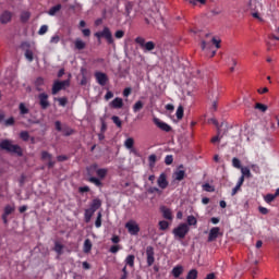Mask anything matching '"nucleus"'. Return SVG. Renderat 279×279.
Instances as JSON below:
<instances>
[{
  "instance_id": "1",
  "label": "nucleus",
  "mask_w": 279,
  "mask_h": 279,
  "mask_svg": "<svg viewBox=\"0 0 279 279\" xmlns=\"http://www.w3.org/2000/svg\"><path fill=\"white\" fill-rule=\"evenodd\" d=\"M87 171V175H89L90 178L88 179V182H90L92 184H95V186L101 187L104 186V183H101V180H104L106 178V175H108V169L106 168H99V165L97 163H92L89 167H87L86 169ZM98 175L97 177H93V175Z\"/></svg>"
},
{
  "instance_id": "2",
  "label": "nucleus",
  "mask_w": 279,
  "mask_h": 279,
  "mask_svg": "<svg viewBox=\"0 0 279 279\" xmlns=\"http://www.w3.org/2000/svg\"><path fill=\"white\" fill-rule=\"evenodd\" d=\"M0 149L19 157L23 156V148L19 144H12V140H2L0 142Z\"/></svg>"
},
{
  "instance_id": "3",
  "label": "nucleus",
  "mask_w": 279,
  "mask_h": 279,
  "mask_svg": "<svg viewBox=\"0 0 279 279\" xmlns=\"http://www.w3.org/2000/svg\"><path fill=\"white\" fill-rule=\"evenodd\" d=\"M135 44L140 46L144 53H147V51H154V49H156V43L145 41V38L141 36L135 38Z\"/></svg>"
},
{
  "instance_id": "4",
  "label": "nucleus",
  "mask_w": 279,
  "mask_h": 279,
  "mask_svg": "<svg viewBox=\"0 0 279 279\" xmlns=\"http://www.w3.org/2000/svg\"><path fill=\"white\" fill-rule=\"evenodd\" d=\"M191 231V228L186 223H180L177 228L172 230V234L174 235V239H185L189 232Z\"/></svg>"
},
{
  "instance_id": "5",
  "label": "nucleus",
  "mask_w": 279,
  "mask_h": 279,
  "mask_svg": "<svg viewBox=\"0 0 279 279\" xmlns=\"http://www.w3.org/2000/svg\"><path fill=\"white\" fill-rule=\"evenodd\" d=\"M207 97L208 99H210V101H213V109L217 110V100L219 99V87L215 85V83H211L209 85Z\"/></svg>"
},
{
  "instance_id": "6",
  "label": "nucleus",
  "mask_w": 279,
  "mask_h": 279,
  "mask_svg": "<svg viewBox=\"0 0 279 279\" xmlns=\"http://www.w3.org/2000/svg\"><path fill=\"white\" fill-rule=\"evenodd\" d=\"M98 40H101V38H105L108 43V45H114V38L112 37V32H110V28L108 26L104 27L101 32H97L94 34Z\"/></svg>"
},
{
  "instance_id": "7",
  "label": "nucleus",
  "mask_w": 279,
  "mask_h": 279,
  "mask_svg": "<svg viewBox=\"0 0 279 279\" xmlns=\"http://www.w3.org/2000/svg\"><path fill=\"white\" fill-rule=\"evenodd\" d=\"M201 47H202L203 51H207V56L209 58H215V56H217V49H215V47H213V43L203 40L201 44Z\"/></svg>"
},
{
  "instance_id": "8",
  "label": "nucleus",
  "mask_w": 279,
  "mask_h": 279,
  "mask_svg": "<svg viewBox=\"0 0 279 279\" xmlns=\"http://www.w3.org/2000/svg\"><path fill=\"white\" fill-rule=\"evenodd\" d=\"M65 86H71V81H56L52 85V95H58L59 90H63Z\"/></svg>"
},
{
  "instance_id": "9",
  "label": "nucleus",
  "mask_w": 279,
  "mask_h": 279,
  "mask_svg": "<svg viewBox=\"0 0 279 279\" xmlns=\"http://www.w3.org/2000/svg\"><path fill=\"white\" fill-rule=\"evenodd\" d=\"M125 228L129 233H131L133 236H136L141 232V227L135 221H129L125 223Z\"/></svg>"
},
{
  "instance_id": "10",
  "label": "nucleus",
  "mask_w": 279,
  "mask_h": 279,
  "mask_svg": "<svg viewBox=\"0 0 279 279\" xmlns=\"http://www.w3.org/2000/svg\"><path fill=\"white\" fill-rule=\"evenodd\" d=\"M39 106L41 110H47L51 104L49 102V95L47 93H41L38 95Z\"/></svg>"
},
{
  "instance_id": "11",
  "label": "nucleus",
  "mask_w": 279,
  "mask_h": 279,
  "mask_svg": "<svg viewBox=\"0 0 279 279\" xmlns=\"http://www.w3.org/2000/svg\"><path fill=\"white\" fill-rule=\"evenodd\" d=\"M95 77H96V82L97 84H99V86H106L108 84V74L104 73V72H95Z\"/></svg>"
},
{
  "instance_id": "12",
  "label": "nucleus",
  "mask_w": 279,
  "mask_h": 279,
  "mask_svg": "<svg viewBox=\"0 0 279 279\" xmlns=\"http://www.w3.org/2000/svg\"><path fill=\"white\" fill-rule=\"evenodd\" d=\"M153 123L159 128V130H162V132H170L171 125L167 124L166 122L160 121L158 118L153 119Z\"/></svg>"
},
{
  "instance_id": "13",
  "label": "nucleus",
  "mask_w": 279,
  "mask_h": 279,
  "mask_svg": "<svg viewBox=\"0 0 279 279\" xmlns=\"http://www.w3.org/2000/svg\"><path fill=\"white\" fill-rule=\"evenodd\" d=\"M12 16H14V14L8 10L3 11L0 15V23L2 25H8V23H10V21H12Z\"/></svg>"
},
{
  "instance_id": "14",
  "label": "nucleus",
  "mask_w": 279,
  "mask_h": 279,
  "mask_svg": "<svg viewBox=\"0 0 279 279\" xmlns=\"http://www.w3.org/2000/svg\"><path fill=\"white\" fill-rule=\"evenodd\" d=\"M154 246H147L146 247V256H147V265L148 267H151L154 263L156 262V258L154 257Z\"/></svg>"
},
{
  "instance_id": "15",
  "label": "nucleus",
  "mask_w": 279,
  "mask_h": 279,
  "mask_svg": "<svg viewBox=\"0 0 279 279\" xmlns=\"http://www.w3.org/2000/svg\"><path fill=\"white\" fill-rule=\"evenodd\" d=\"M160 213L162 214L163 219H167L168 221H173V211L167 206L160 207Z\"/></svg>"
},
{
  "instance_id": "16",
  "label": "nucleus",
  "mask_w": 279,
  "mask_h": 279,
  "mask_svg": "<svg viewBox=\"0 0 279 279\" xmlns=\"http://www.w3.org/2000/svg\"><path fill=\"white\" fill-rule=\"evenodd\" d=\"M221 229H219V227H213L209 231L208 234V243H213V241H217V239L219 238V232Z\"/></svg>"
},
{
  "instance_id": "17",
  "label": "nucleus",
  "mask_w": 279,
  "mask_h": 279,
  "mask_svg": "<svg viewBox=\"0 0 279 279\" xmlns=\"http://www.w3.org/2000/svg\"><path fill=\"white\" fill-rule=\"evenodd\" d=\"M157 184L159 189H167V186H169V181H167V174L161 173L157 180Z\"/></svg>"
},
{
  "instance_id": "18",
  "label": "nucleus",
  "mask_w": 279,
  "mask_h": 279,
  "mask_svg": "<svg viewBox=\"0 0 279 279\" xmlns=\"http://www.w3.org/2000/svg\"><path fill=\"white\" fill-rule=\"evenodd\" d=\"M89 208L94 211L97 213L101 208V199L99 198H94L89 205Z\"/></svg>"
},
{
  "instance_id": "19",
  "label": "nucleus",
  "mask_w": 279,
  "mask_h": 279,
  "mask_svg": "<svg viewBox=\"0 0 279 279\" xmlns=\"http://www.w3.org/2000/svg\"><path fill=\"white\" fill-rule=\"evenodd\" d=\"M171 274H172L173 278H180V276H182V274H184V267L182 265H178V266L173 267Z\"/></svg>"
},
{
  "instance_id": "20",
  "label": "nucleus",
  "mask_w": 279,
  "mask_h": 279,
  "mask_svg": "<svg viewBox=\"0 0 279 279\" xmlns=\"http://www.w3.org/2000/svg\"><path fill=\"white\" fill-rule=\"evenodd\" d=\"M110 106L114 108L116 110H120V108H123V98H114L111 102Z\"/></svg>"
},
{
  "instance_id": "21",
  "label": "nucleus",
  "mask_w": 279,
  "mask_h": 279,
  "mask_svg": "<svg viewBox=\"0 0 279 279\" xmlns=\"http://www.w3.org/2000/svg\"><path fill=\"white\" fill-rule=\"evenodd\" d=\"M92 250H93V242L90 241V239H86L83 244L84 254H90Z\"/></svg>"
},
{
  "instance_id": "22",
  "label": "nucleus",
  "mask_w": 279,
  "mask_h": 279,
  "mask_svg": "<svg viewBox=\"0 0 279 279\" xmlns=\"http://www.w3.org/2000/svg\"><path fill=\"white\" fill-rule=\"evenodd\" d=\"M93 215H95L94 209H90V207L85 209V213H84L85 223H90V220L93 219Z\"/></svg>"
},
{
  "instance_id": "23",
  "label": "nucleus",
  "mask_w": 279,
  "mask_h": 279,
  "mask_svg": "<svg viewBox=\"0 0 279 279\" xmlns=\"http://www.w3.org/2000/svg\"><path fill=\"white\" fill-rule=\"evenodd\" d=\"M43 86H45V78L39 76L35 81L36 90H38V93H43Z\"/></svg>"
},
{
  "instance_id": "24",
  "label": "nucleus",
  "mask_w": 279,
  "mask_h": 279,
  "mask_svg": "<svg viewBox=\"0 0 279 279\" xmlns=\"http://www.w3.org/2000/svg\"><path fill=\"white\" fill-rule=\"evenodd\" d=\"M74 47L77 51H82L83 49H86V44L81 38H76L74 41Z\"/></svg>"
},
{
  "instance_id": "25",
  "label": "nucleus",
  "mask_w": 279,
  "mask_h": 279,
  "mask_svg": "<svg viewBox=\"0 0 279 279\" xmlns=\"http://www.w3.org/2000/svg\"><path fill=\"white\" fill-rule=\"evenodd\" d=\"M217 134L216 136H214L211 138V143H219V141H221V138H223V135L226 134V131L222 133V130L220 128H218V131H217Z\"/></svg>"
},
{
  "instance_id": "26",
  "label": "nucleus",
  "mask_w": 279,
  "mask_h": 279,
  "mask_svg": "<svg viewBox=\"0 0 279 279\" xmlns=\"http://www.w3.org/2000/svg\"><path fill=\"white\" fill-rule=\"evenodd\" d=\"M32 17V13L29 11H23L20 16L21 23H27L29 19Z\"/></svg>"
},
{
  "instance_id": "27",
  "label": "nucleus",
  "mask_w": 279,
  "mask_h": 279,
  "mask_svg": "<svg viewBox=\"0 0 279 279\" xmlns=\"http://www.w3.org/2000/svg\"><path fill=\"white\" fill-rule=\"evenodd\" d=\"M185 175H186V172L184 170H177L174 172V179L178 180V182H182Z\"/></svg>"
},
{
  "instance_id": "28",
  "label": "nucleus",
  "mask_w": 279,
  "mask_h": 279,
  "mask_svg": "<svg viewBox=\"0 0 279 279\" xmlns=\"http://www.w3.org/2000/svg\"><path fill=\"white\" fill-rule=\"evenodd\" d=\"M60 10H62V4H57L52 8H50V10L48 11V14L50 16H56V14H58V12H60Z\"/></svg>"
},
{
  "instance_id": "29",
  "label": "nucleus",
  "mask_w": 279,
  "mask_h": 279,
  "mask_svg": "<svg viewBox=\"0 0 279 279\" xmlns=\"http://www.w3.org/2000/svg\"><path fill=\"white\" fill-rule=\"evenodd\" d=\"M61 132L65 136H73V134H75V130L71 129L69 125H63V130Z\"/></svg>"
},
{
  "instance_id": "30",
  "label": "nucleus",
  "mask_w": 279,
  "mask_h": 279,
  "mask_svg": "<svg viewBox=\"0 0 279 279\" xmlns=\"http://www.w3.org/2000/svg\"><path fill=\"white\" fill-rule=\"evenodd\" d=\"M134 260H136V257L134 255H128L124 263L129 267H134Z\"/></svg>"
},
{
  "instance_id": "31",
  "label": "nucleus",
  "mask_w": 279,
  "mask_h": 279,
  "mask_svg": "<svg viewBox=\"0 0 279 279\" xmlns=\"http://www.w3.org/2000/svg\"><path fill=\"white\" fill-rule=\"evenodd\" d=\"M158 226H159V230L165 232V230H169V226H171V223H169V221L167 220H160L158 222Z\"/></svg>"
},
{
  "instance_id": "32",
  "label": "nucleus",
  "mask_w": 279,
  "mask_h": 279,
  "mask_svg": "<svg viewBox=\"0 0 279 279\" xmlns=\"http://www.w3.org/2000/svg\"><path fill=\"white\" fill-rule=\"evenodd\" d=\"M19 110H20V114L22 116L29 114V108L25 106V102H21L19 105Z\"/></svg>"
},
{
  "instance_id": "33",
  "label": "nucleus",
  "mask_w": 279,
  "mask_h": 279,
  "mask_svg": "<svg viewBox=\"0 0 279 279\" xmlns=\"http://www.w3.org/2000/svg\"><path fill=\"white\" fill-rule=\"evenodd\" d=\"M245 3H246V5H248V8L252 12H256V10H257L256 3H258V2H256V0H245Z\"/></svg>"
},
{
  "instance_id": "34",
  "label": "nucleus",
  "mask_w": 279,
  "mask_h": 279,
  "mask_svg": "<svg viewBox=\"0 0 279 279\" xmlns=\"http://www.w3.org/2000/svg\"><path fill=\"white\" fill-rule=\"evenodd\" d=\"M62 250H64V245H62L60 242H56L53 251L58 254V256H62Z\"/></svg>"
},
{
  "instance_id": "35",
  "label": "nucleus",
  "mask_w": 279,
  "mask_h": 279,
  "mask_svg": "<svg viewBox=\"0 0 279 279\" xmlns=\"http://www.w3.org/2000/svg\"><path fill=\"white\" fill-rule=\"evenodd\" d=\"M242 178H252V172L250 171V168L247 167H242L241 169Z\"/></svg>"
},
{
  "instance_id": "36",
  "label": "nucleus",
  "mask_w": 279,
  "mask_h": 279,
  "mask_svg": "<svg viewBox=\"0 0 279 279\" xmlns=\"http://www.w3.org/2000/svg\"><path fill=\"white\" fill-rule=\"evenodd\" d=\"M145 104L141 100L136 101L133 106V112H140V110H143Z\"/></svg>"
},
{
  "instance_id": "37",
  "label": "nucleus",
  "mask_w": 279,
  "mask_h": 279,
  "mask_svg": "<svg viewBox=\"0 0 279 279\" xmlns=\"http://www.w3.org/2000/svg\"><path fill=\"white\" fill-rule=\"evenodd\" d=\"M209 43H211V47H216V51H217V49H221V40L220 39L213 37L211 40H209Z\"/></svg>"
},
{
  "instance_id": "38",
  "label": "nucleus",
  "mask_w": 279,
  "mask_h": 279,
  "mask_svg": "<svg viewBox=\"0 0 279 279\" xmlns=\"http://www.w3.org/2000/svg\"><path fill=\"white\" fill-rule=\"evenodd\" d=\"M81 73L83 75L81 80V86H86V84H88V78H86V69L82 68Z\"/></svg>"
},
{
  "instance_id": "39",
  "label": "nucleus",
  "mask_w": 279,
  "mask_h": 279,
  "mask_svg": "<svg viewBox=\"0 0 279 279\" xmlns=\"http://www.w3.org/2000/svg\"><path fill=\"white\" fill-rule=\"evenodd\" d=\"M124 147L126 149H133L134 148V140L132 137H129L124 142Z\"/></svg>"
},
{
  "instance_id": "40",
  "label": "nucleus",
  "mask_w": 279,
  "mask_h": 279,
  "mask_svg": "<svg viewBox=\"0 0 279 279\" xmlns=\"http://www.w3.org/2000/svg\"><path fill=\"white\" fill-rule=\"evenodd\" d=\"M147 193H149V195H154V193H158V195H162V190L156 186H150L148 187Z\"/></svg>"
},
{
  "instance_id": "41",
  "label": "nucleus",
  "mask_w": 279,
  "mask_h": 279,
  "mask_svg": "<svg viewBox=\"0 0 279 279\" xmlns=\"http://www.w3.org/2000/svg\"><path fill=\"white\" fill-rule=\"evenodd\" d=\"M232 167H234V169H243L241 166V160L236 157L232 158Z\"/></svg>"
},
{
  "instance_id": "42",
  "label": "nucleus",
  "mask_w": 279,
  "mask_h": 279,
  "mask_svg": "<svg viewBox=\"0 0 279 279\" xmlns=\"http://www.w3.org/2000/svg\"><path fill=\"white\" fill-rule=\"evenodd\" d=\"M203 191H206V193H215V187L210 185V183L203 184Z\"/></svg>"
},
{
  "instance_id": "43",
  "label": "nucleus",
  "mask_w": 279,
  "mask_h": 279,
  "mask_svg": "<svg viewBox=\"0 0 279 279\" xmlns=\"http://www.w3.org/2000/svg\"><path fill=\"white\" fill-rule=\"evenodd\" d=\"M187 226H197V218L193 215L187 216Z\"/></svg>"
},
{
  "instance_id": "44",
  "label": "nucleus",
  "mask_w": 279,
  "mask_h": 279,
  "mask_svg": "<svg viewBox=\"0 0 279 279\" xmlns=\"http://www.w3.org/2000/svg\"><path fill=\"white\" fill-rule=\"evenodd\" d=\"M111 121L117 125V128H122L123 123L121 122V118L119 116H113Z\"/></svg>"
},
{
  "instance_id": "45",
  "label": "nucleus",
  "mask_w": 279,
  "mask_h": 279,
  "mask_svg": "<svg viewBox=\"0 0 279 279\" xmlns=\"http://www.w3.org/2000/svg\"><path fill=\"white\" fill-rule=\"evenodd\" d=\"M197 269H192L187 272L186 279H197Z\"/></svg>"
},
{
  "instance_id": "46",
  "label": "nucleus",
  "mask_w": 279,
  "mask_h": 279,
  "mask_svg": "<svg viewBox=\"0 0 279 279\" xmlns=\"http://www.w3.org/2000/svg\"><path fill=\"white\" fill-rule=\"evenodd\" d=\"M20 138H21L22 141H24L25 143H27V141H29V132H27V131H22V132L20 133Z\"/></svg>"
},
{
  "instance_id": "47",
  "label": "nucleus",
  "mask_w": 279,
  "mask_h": 279,
  "mask_svg": "<svg viewBox=\"0 0 279 279\" xmlns=\"http://www.w3.org/2000/svg\"><path fill=\"white\" fill-rule=\"evenodd\" d=\"M255 109L259 110L260 112H267L268 107H267V105H263L260 102H257L255 105Z\"/></svg>"
},
{
  "instance_id": "48",
  "label": "nucleus",
  "mask_w": 279,
  "mask_h": 279,
  "mask_svg": "<svg viewBox=\"0 0 279 279\" xmlns=\"http://www.w3.org/2000/svg\"><path fill=\"white\" fill-rule=\"evenodd\" d=\"M25 58L28 62H34V52L29 49L25 51Z\"/></svg>"
},
{
  "instance_id": "49",
  "label": "nucleus",
  "mask_w": 279,
  "mask_h": 279,
  "mask_svg": "<svg viewBox=\"0 0 279 279\" xmlns=\"http://www.w3.org/2000/svg\"><path fill=\"white\" fill-rule=\"evenodd\" d=\"M14 213V207L10 206V205H7L4 207V213L3 215H7L9 217V215H12Z\"/></svg>"
},
{
  "instance_id": "50",
  "label": "nucleus",
  "mask_w": 279,
  "mask_h": 279,
  "mask_svg": "<svg viewBox=\"0 0 279 279\" xmlns=\"http://www.w3.org/2000/svg\"><path fill=\"white\" fill-rule=\"evenodd\" d=\"M266 204H271V202H274V199H276V195L275 194H267L265 197H264Z\"/></svg>"
},
{
  "instance_id": "51",
  "label": "nucleus",
  "mask_w": 279,
  "mask_h": 279,
  "mask_svg": "<svg viewBox=\"0 0 279 279\" xmlns=\"http://www.w3.org/2000/svg\"><path fill=\"white\" fill-rule=\"evenodd\" d=\"M177 119H182L184 117V108L182 106L177 109Z\"/></svg>"
},
{
  "instance_id": "52",
  "label": "nucleus",
  "mask_w": 279,
  "mask_h": 279,
  "mask_svg": "<svg viewBox=\"0 0 279 279\" xmlns=\"http://www.w3.org/2000/svg\"><path fill=\"white\" fill-rule=\"evenodd\" d=\"M52 156L47 150L41 151V160H51Z\"/></svg>"
},
{
  "instance_id": "53",
  "label": "nucleus",
  "mask_w": 279,
  "mask_h": 279,
  "mask_svg": "<svg viewBox=\"0 0 279 279\" xmlns=\"http://www.w3.org/2000/svg\"><path fill=\"white\" fill-rule=\"evenodd\" d=\"M46 32H49V26H47V25H41L40 28H39V31H38V35H39V36H45V33H46Z\"/></svg>"
},
{
  "instance_id": "54",
  "label": "nucleus",
  "mask_w": 279,
  "mask_h": 279,
  "mask_svg": "<svg viewBox=\"0 0 279 279\" xmlns=\"http://www.w3.org/2000/svg\"><path fill=\"white\" fill-rule=\"evenodd\" d=\"M101 217H102L101 211H98L97 218H96V221H95L96 228H100L101 227Z\"/></svg>"
},
{
  "instance_id": "55",
  "label": "nucleus",
  "mask_w": 279,
  "mask_h": 279,
  "mask_svg": "<svg viewBox=\"0 0 279 279\" xmlns=\"http://www.w3.org/2000/svg\"><path fill=\"white\" fill-rule=\"evenodd\" d=\"M156 160H157L156 155H154V154L150 155V156L148 157L149 167H155Z\"/></svg>"
},
{
  "instance_id": "56",
  "label": "nucleus",
  "mask_w": 279,
  "mask_h": 279,
  "mask_svg": "<svg viewBox=\"0 0 279 279\" xmlns=\"http://www.w3.org/2000/svg\"><path fill=\"white\" fill-rule=\"evenodd\" d=\"M191 5H197V3H201V5H206V0H187Z\"/></svg>"
},
{
  "instance_id": "57",
  "label": "nucleus",
  "mask_w": 279,
  "mask_h": 279,
  "mask_svg": "<svg viewBox=\"0 0 279 279\" xmlns=\"http://www.w3.org/2000/svg\"><path fill=\"white\" fill-rule=\"evenodd\" d=\"M120 250H121V245L117 244V245H112V246L109 248V252H110L111 254H117Z\"/></svg>"
},
{
  "instance_id": "58",
  "label": "nucleus",
  "mask_w": 279,
  "mask_h": 279,
  "mask_svg": "<svg viewBox=\"0 0 279 279\" xmlns=\"http://www.w3.org/2000/svg\"><path fill=\"white\" fill-rule=\"evenodd\" d=\"M14 123H15V120H14L13 117H11V118H9V119H7V120L4 121L5 128H10V126L14 125Z\"/></svg>"
},
{
  "instance_id": "59",
  "label": "nucleus",
  "mask_w": 279,
  "mask_h": 279,
  "mask_svg": "<svg viewBox=\"0 0 279 279\" xmlns=\"http://www.w3.org/2000/svg\"><path fill=\"white\" fill-rule=\"evenodd\" d=\"M58 101H59V106H62V108H64V106L69 104V99L66 97L58 98Z\"/></svg>"
},
{
  "instance_id": "60",
  "label": "nucleus",
  "mask_w": 279,
  "mask_h": 279,
  "mask_svg": "<svg viewBox=\"0 0 279 279\" xmlns=\"http://www.w3.org/2000/svg\"><path fill=\"white\" fill-rule=\"evenodd\" d=\"M166 165H173V155H167L165 158Z\"/></svg>"
},
{
  "instance_id": "61",
  "label": "nucleus",
  "mask_w": 279,
  "mask_h": 279,
  "mask_svg": "<svg viewBox=\"0 0 279 279\" xmlns=\"http://www.w3.org/2000/svg\"><path fill=\"white\" fill-rule=\"evenodd\" d=\"M58 43H60V36L54 35L50 38V44L51 45H58Z\"/></svg>"
},
{
  "instance_id": "62",
  "label": "nucleus",
  "mask_w": 279,
  "mask_h": 279,
  "mask_svg": "<svg viewBox=\"0 0 279 279\" xmlns=\"http://www.w3.org/2000/svg\"><path fill=\"white\" fill-rule=\"evenodd\" d=\"M90 187L88 185L78 187V193H89Z\"/></svg>"
},
{
  "instance_id": "63",
  "label": "nucleus",
  "mask_w": 279,
  "mask_h": 279,
  "mask_svg": "<svg viewBox=\"0 0 279 279\" xmlns=\"http://www.w3.org/2000/svg\"><path fill=\"white\" fill-rule=\"evenodd\" d=\"M123 36H125V32H123V31H117L114 34V37L118 39L123 38Z\"/></svg>"
},
{
  "instance_id": "64",
  "label": "nucleus",
  "mask_w": 279,
  "mask_h": 279,
  "mask_svg": "<svg viewBox=\"0 0 279 279\" xmlns=\"http://www.w3.org/2000/svg\"><path fill=\"white\" fill-rule=\"evenodd\" d=\"M210 13L213 14V16H219V14H221V9L215 8L210 11Z\"/></svg>"
}]
</instances>
